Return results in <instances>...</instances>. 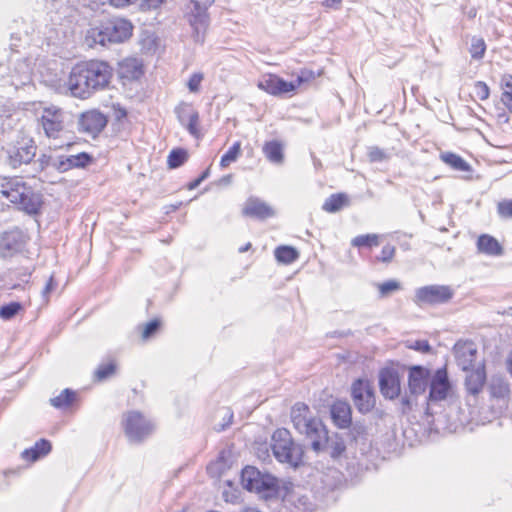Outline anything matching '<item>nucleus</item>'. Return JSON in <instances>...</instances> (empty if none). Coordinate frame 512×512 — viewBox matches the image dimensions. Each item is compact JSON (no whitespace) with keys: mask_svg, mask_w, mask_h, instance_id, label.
<instances>
[{"mask_svg":"<svg viewBox=\"0 0 512 512\" xmlns=\"http://www.w3.org/2000/svg\"><path fill=\"white\" fill-rule=\"evenodd\" d=\"M490 390L494 397L502 398L509 392V387L502 378L498 377L492 379Z\"/></svg>","mask_w":512,"mask_h":512,"instance_id":"42","label":"nucleus"},{"mask_svg":"<svg viewBox=\"0 0 512 512\" xmlns=\"http://www.w3.org/2000/svg\"><path fill=\"white\" fill-rule=\"evenodd\" d=\"M250 247H251V244L247 243L245 246L239 248V252L244 253V252L248 251L250 249Z\"/></svg>","mask_w":512,"mask_h":512,"instance_id":"60","label":"nucleus"},{"mask_svg":"<svg viewBox=\"0 0 512 512\" xmlns=\"http://www.w3.org/2000/svg\"><path fill=\"white\" fill-rule=\"evenodd\" d=\"M380 392L386 399H396L401 393V380L396 369L385 367L379 371Z\"/></svg>","mask_w":512,"mask_h":512,"instance_id":"16","label":"nucleus"},{"mask_svg":"<svg viewBox=\"0 0 512 512\" xmlns=\"http://www.w3.org/2000/svg\"><path fill=\"white\" fill-rule=\"evenodd\" d=\"M271 449L275 458L292 467H298L302 462V447L292 439L290 431L279 428L274 431L271 438Z\"/></svg>","mask_w":512,"mask_h":512,"instance_id":"4","label":"nucleus"},{"mask_svg":"<svg viewBox=\"0 0 512 512\" xmlns=\"http://www.w3.org/2000/svg\"><path fill=\"white\" fill-rule=\"evenodd\" d=\"M60 160V173H64L73 168H86L93 162V157L87 152H81L73 155H60Z\"/></svg>","mask_w":512,"mask_h":512,"instance_id":"21","label":"nucleus"},{"mask_svg":"<svg viewBox=\"0 0 512 512\" xmlns=\"http://www.w3.org/2000/svg\"><path fill=\"white\" fill-rule=\"evenodd\" d=\"M56 282L54 281V277L53 276H50L45 287L43 288L41 294H42V297L43 299H45V301L48 300L49 298V294L55 289L56 287Z\"/></svg>","mask_w":512,"mask_h":512,"instance_id":"55","label":"nucleus"},{"mask_svg":"<svg viewBox=\"0 0 512 512\" xmlns=\"http://www.w3.org/2000/svg\"><path fill=\"white\" fill-rule=\"evenodd\" d=\"M76 391L66 388L61 393L50 399V404L57 409H65L70 407L76 400Z\"/></svg>","mask_w":512,"mask_h":512,"instance_id":"29","label":"nucleus"},{"mask_svg":"<svg viewBox=\"0 0 512 512\" xmlns=\"http://www.w3.org/2000/svg\"><path fill=\"white\" fill-rule=\"evenodd\" d=\"M115 368L116 366L113 362L102 364L96 370L95 376L98 380H104L115 372Z\"/></svg>","mask_w":512,"mask_h":512,"instance_id":"45","label":"nucleus"},{"mask_svg":"<svg viewBox=\"0 0 512 512\" xmlns=\"http://www.w3.org/2000/svg\"><path fill=\"white\" fill-rule=\"evenodd\" d=\"M161 321L159 319H153L144 325L142 331V339L148 340L152 338L160 329Z\"/></svg>","mask_w":512,"mask_h":512,"instance_id":"44","label":"nucleus"},{"mask_svg":"<svg viewBox=\"0 0 512 512\" xmlns=\"http://www.w3.org/2000/svg\"><path fill=\"white\" fill-rule=\"evenodd\" d=\"M307 79L308 77L305 75V72H302L296 81H286L275 74H268L259 80L257 86L268 94L281 96L295 91L297 87Z\"/></svg>","mask_w":512,"mask_h":512,"instance_id":"11","label":"nucleus"},{"mask_svg":"<svg viewBox=\"0 0 512 512\" xmlns=\"http://www.w3.org/2000/svg\"><path fill=\"white\" fill-rule=\"evenodd\" d=\"M227 415H228V422H227V424H224L221 426V430H224L228 425L231 424L233 414L231 412L227 411Z\"/></svg>","mask_w":512,"mask_h":512,"instance_id":"58","label":"nucleus"},{"mask_svg":"<svg viewBox=\"0 0 512 512\" xmlns=\"http://www.w3.org/2000/svg\"><path fill=\"white\" fill-rule=\"evenodd\" d=\"M124 433L131 444H141L154 431V424L139 411H128L121 421Z\"/></svg>","mask_w":512,"mask_h":512,"instance_id":"7","label":"nucleus"},{"mask_svg":"<svg viewBox=\"0 0 512 512\" xmlns=\"http://www.w3.org/2000/svg\"><path fill=\"white\" fill-rule=\"evenodd\" d=\"M310 445L316 453L327 452L333 459L340 458L346 451L344 439L338 434L329 436L324 424L323 433H315L310 440Z\"/></svg>","mask_w":512,"mask_h":512,"instance_id":"10","label":"nucleus"},{"mask_svg":"<svg viewBox=\"0 0 512 512\" xmlns=\"http://www.w3.org/2000/svg\"><path fill=\"white\" fill-rule=\"evenodd\" d=\"M189 111H195V110L192 109L188 105H184L183 107H178L176 109L178 120H179V122L181 123L182 126H184L187 123V120H188L187 113Z\"/></svg>","mask_w":512,"mask_h":512,"instance_id":"51","label":"nucleus"},{"mask_svg":"<svg viewBox=\"0 0 512 512\" xmlns=\"http://www.w3.org/2000/svg\"><path fill=\"white\" fill-rule=\"evenodd\" d=\"M210 176V168L208 167L205 169L199 177H197L195 180L191 181L188 184V189L193 190L196 189L204 180H206Z\"/></svg>","mask_w":512,"mask_h":512,"instance_id":"52","label":"nucleus"},{"mask_svg":"<svg viewBox=\"0 0 512 512\" xmlns=\"http://www.w3.org/2000/svg\"><path fill=\"white\" fill-rule=\"evenodd\" d=\"M22 232L15 228L3 232L0 238V247L9 252L17 251L22 244Z\"/></svg>","mask_w":512,"mask_h":512,"instance_id":"26","label":"nucleus"},{"mask_svg":"<svg viewBox=\"0 0 512 512\" xmlns=\"http://www.w3.org/2000/svg\"><path fill=\"white\" fill-rule=\"evenodd\" d=\"M474 95L480 100H486L489 97L490 89L485 82L477 81L473 87Z\"/></svg>","mask_w":512,"mask_h":512,"instance_id":"46","label":"nucleus"},{"mask_svg":"<svg viewBox=\"0 0 512 512\" xmlns=\"http://www.w3.org/2000/svg\"><path fill=\"white\" fill-rule=\"evenodd\" d=\"M497 212L502 218H512V199L500 201L497 205Z\"/></svg>","mask_w":512,"mask_h":512,"instance_id":"47","label":"nucleus"},{"mask_svg":"<svg viewBox=\"0 0 512 512\" xmlns=\"http://www.w3.org/2000/svg\"><path fill=\"white\" fill-rule=\"evenodd\" d=\"M163 2L164 0H141L140 7L142 10L157 9Z\"/></svg>","mask_w":512,"mask_h":512,"instance_id":"54","label":"nucleus"},{"mask_svg":"<svg viewBox=\"0 0 512 512\" xmlns=\"http://www.w3.org/2000/svg\"><path fill=\"white\" fill-rule=\"evenodd\" d=\"M122 73L126 77L137 79L142 74L141 66L137 63L136 59H126L121 63Z\"/></svg>","mask_w":512,"mask_h":512,"instance_id":"36","label":"nucleus"},{"mask_svg":"<svg viewBox=\"0 0 512 512\" xmlns=\"http://www.w3.org/2000/svg\"><path fill=\"white\" fill-rule=\"evenodd\" d=\"M477 249L480 253L489 256H501L504 252L498 240L488 234H482L478 237Z\"/></svg>","mask_w":512,"mask_h":512,"instance_id":"25","label":"nucleus"},{"mask_svg":"<svg viewBox=\"0 0 512 512\" xmlns=\"http://www.w3.org/2000/svg\"><path fill=\"white\" fill-rule=\"evenodd\" d=\"M331 419L340 429L349 428L352 424V409L348 402L337 400L330 408Z\"/></svg>","mask_w":512,"mask_h":512,"instance_id":"20","label":"nucleus"},{"mask_svg":"<svg viewBox=\"0 0 512 512\" xmlns=\"http://www.w3.org/2000/svg\"><path fill=\"white\" fill-rule=\"evenodd\" d=\"M0 195L30 215L37 214L43 203L42 194L18 176L0 180Z\"/></svg>","mask_w":512,"mask_h":512,"instance_id":"2","label":"nucleus"},{"mask_svg":"<svg viewBox=\"0 0 512 512\" xmlns=\"http://www.w3.org/2000/svg\"><path fill=\"white\" fill-rule=\"evenodd\" d=\"M452 389V384L445 367L438 368L431 375L429 382L428 402H439L447 399Z\"/></svg>","mask_w":512,"mask_h":512,"instance_id":"14","label":"nucleus"},{"mask_svg":"<svg viewBox=\"0 0 512 512\" xmlns=\"http://www.w3.org/2000/svg\"><path fill=\"white\" fill-rule=\"evenodd\" d=\"M368 159L370 162H384L388 161L391 153L388 150L382 149L378 146H371L368 148Z\"/></svg>","mask_w":512,"mask_h":512,"instance_id":"40","label":"nucleus"},{"mask_svg":"<svg viewBox=\"0 0 512 512\" xmlns=\"http://www.w3.org/2000/svg\"><path fill=\"white\" fill-rule=\"evenodd\" d=\"M322 4L327 8L338 9L342 4V0H324Z\"/></svg>","mask_w":512,"mask_h":512,"instance_id":"56","label":"nucleus"},{"mask_svg":"<svg viewBox=\"0 0 512 512\" xmlns=\"http://www.w3.org/2000/svg\"><path fill=\"white\" fill-rule=\"evenodd\" d=\"M407 347L425 354L430 353L432 350V347L427 340H416L413 343L407 345Z\"/></svg>","mask_w":512,"mask_h":512,"instance_id":"49","label":"nucleus"},{"mask_svg":"<svg viewBox=\"0 0 512 512\" xmlns=\"http://www.w3.org/2000/svg\"><path fill=\"white\" fill-rule=\"evenodd\" d=\"M60 155H47L42 154L40 157L34 162L35 171L42 172L48 168H52L58 172H60L59 167Z\"/></svg>","mask_w":512,"mask_h":512,"instance_id":"31","label":"nucleus"},{"mask_svg":"<svg viewBox=\"0 0 512 512\" xmlns=\"http://www.w3.org/2000/svg\"><path fill=\"white\" fill-rule=\"evenodd\" d=\"M453 297V290L444 285H428L416 290L415 302L418 304H443Z\"/></svg>","mask_w":512,"mask_h":512,"instance_id":"13","label":"nucleus"},{"mask_svg":"<svg viewBox=\"0 0 512 512\" xmlns=\"http://www.w3.org/2000/svg\"><path fill=\"white\" fill-rule=\"evenodd\" d=\"M486 382V372L483 365L470 371L465 378V387L469 395L477 396Z\"/></svg>","mask_w":512,"mask_h":512,"instance_id":"23","label":"nucleus"},{"mask_svg":"<svg viewBox=\"0 0 512 512\" xmlns=\"http://www.w3.org/2000/svg\"><path fill=\"white\" fill-rule=\"evenodd\" d=\"M203 80V75L201 73H194L191 75L188 81V88L191 92H198L200 83Z\"/></svg>","mask_w":512,"mask_h":512,"instance_id":"50","label":"nucleus"},{"mask_svg":"<svg viewBox=\"0 0 512 512\" xmlns=\"http://www.w3.org/2000/svg\"><path fill=\"white\" fill-rule=\"evenodd\" d=\"M486 51V44L481 37H472L469 52L471 57L476 60H480L484 57Z\"/></svg>","mask_w":512,"mask_h":512,"instance_id":"38","label":"nucleus"},{"mask_svg":"<svg viewBox=\"0 0 512 512\" xmlns=\"http://www.w3.org/2000/svg\"><path fill=\"white\" fill-rule=\"evenodd\" d=\"M354 247H373L379 245V236L377 234H365L354 237L351 241Z\"/></svg>","mask_w":512,"mask_h":512,"instance_id":"37","label":"nucleus"},{"mask_svg":"<svg viewBox=\"0 0 512 512\" xmlns=\"http://www.w3.org/2000/svg\"><path fill=\"white\" fill-rule=\"evenodd\" d=\"M348 204V197L344 193L332 194L329 196L322 208L329 213H335L341 210V208Z\"/></svg>","mask_w":512,"mask_h":512,"instance_id":"32","label":"nucleus"},{"mask_svg":"<svg viewBox=\"0 0 512 512\" xmlns=\"http://www.w3.org/2000/svg\"><path fill=\"white\" fill-rule=\"evenodd\" d=\"M243 214L253 218L267 219L272 217L274 212L273 209L265 202L258 198L250 197L245 203Z\"/></svg>","mask_w":512,"mask_h":512,"instance_id":"22","label":"nucleus"},{"mask_svg":"<svg viewBox=\"0 0 512 512\" xmlns=\"http://www.w3.org/2000/svg\"><path fill=\"white\" fill-rule=\"evenodd\" d=\"M309 407L304 403H296L291 409V421L294 428L307 440H311L315 433H323V423L319 418L311 417Z\"/></svg>","mask_w":512,"mask_h":512,"instance_id":"8","label":"nucleus"},{"mask_svg":"<svg viewBox=\"0 0 512 512\" xmlns=\"http://www.w3.org/2000/svg\"><path fill=\"white\" fill-rule=\"evenodd\" d=\"M112 76L113 69L107 62L83 61L71 69L67 86L74 97L87 99L95 92L108 87Z\"/></svg>","mask_w":512,"mask_h":512,"instance_id":"1","label":"nucleus"},{"mask_svg":"<svg viewBox=\"0 0 512 512\" xmlns=\"http://www.w3.org/2000/svg\"><path fill=\"white\" fill-rule=\"evenodd\" d=\"M188 159V152L184 148H175L170 151L167 157V164L170 169L182 166Z\"/></svg>","mask_w":512,"mask_h":512,"instance_id":"33","label":"nucleus"},{"mask_svg":"<svg viewBox=\"0 0 512 512\" xmlns=\"http://www.w3.org/2000/svg\"><path fill=\"white\" fill-rule=\"evenodd\" d=\"M22 309V305L19 302H10L0 307V318L3 320H10L15 317Z\"/></svg>","mask_w":512,"mask_h":512,"instance_id":"41","label":"nucleus"},{"mask_svg":"<svg viewBox=\"0 0 512 512\" xmlns=\"http://www.w3.org/2000/svg\"><path fill=\"white\" fill-rule=\"evenodd\" d=\"M187 123L184 127L188 130V132L195 137H199V114L197 111H189L187 113Z\"/></svg>","mask_w":512,"mask_h":512,"instance_id":"43","label":"nucleus"},{"mask_svg":"<svg viewBox=\"0 0 512 512\" xmlns=\"http://www.w3.org/2000/svg\"><path fill=\"white\" fill-rule=\"evenodd\" d=\"M263 153L266 158L274 164H281L283 162V146L277 140L266 142L263 146Z\"/></svg>","mask_w":512,"mask_h":512,"instance_id":"27","label":"nucleus"},{"mask_svg":"<svg viewBox=\"0 0 512 512\" xmlns=\"http://www.w3.org/2000/svg\"><path fill=\"white\" fill-rule=\"evenodd\" d=\"M454 354L458 366L468 371L476 360L477 349L472 342H457L454 346Z\"/></svg>","mask_w":512,"mask_h":512,"instance_id":"19","label":"nucleus"},{"mask_svg":"<svg viewBox=\"0 0 512 512\" xmlns=\"http://www.w3.org/2000/svg\"><path fill=\"white\" fill-rule=\"evenodd\" d=\"M274 256L280 263L291 264L298 259L299 252L292 246L281 245L275 249Z\"/></svg>","mask_w":512,"mask_h":512,"instance_id":"30","label":"nucleus"},{"mask_svg":"<svg viewBox=\"0 0 512 512\" xmlns=\"http://www.w3.org/2000/svg\"><path fill=\"white\" fill-rule=\"evenodd\" d=\"M107 122L108 119L102 112L89 110L80 115L78 129L80 132L95 138L106 127Z\"/></svg>","mask_w":512,"mask_h":512,"instance_id":"17","label":"nucleus"},{"mask_svg":"<svg viewBox=\"0 0 512 512\" xmlns=\"http://www.w3.org/2000/svg\"><path fill=\"white\" fill-rule=\"evenodd\" d=\"M241 483L246 490L262 494L265 498L275 496L279 489V482L276 477L268 473H262L253 466H246L242 470Z\"/></svg>","mask_w":512,"mask_h":512,"instance_id":"6","label":"nucleus"},{"mask_svg":"<svg viewBox=\"0 0 512 512\" xmlns=\"http://www.w3.org/2000/svg\"><path fill=\"white\" fill-rule=\"evenodd\" d=\"M379 297L387 298L393 293L402 289L401 283L398 280L391 279L383 283L377 284Z\"/></svg>","mask_w":512,"mask_h":512,"instance_id":"35","label":"nucleus"},{"mask_svg":"<svg viewBox=\"0 0 512 512\" xmlns=\"http://www.w3.org/2000/svg\"><path fill=\"white\" fill-rule=\"evenodd\" d=\"M132 31L133 25L129 20L115 17L90 27L86 32L85 42L90 47L96 44L105 46L122 43L131 37Z\"/></svg>","mask_w":512,"mask_h":512,"instance_id":"3","label":"nucleus"},{"mask_svg":"<svg viewBox=\"0 0 512 512\" xmlns=\"http://www.w3.org/2000/svg\"><path fill=\"white\" fill-rule=\"evenodd\" d=\"M395 247L387 244L382 247L381 253L377 256V260L383 263H390L395 255Z\"/></svg>","mask_w":512,"mask_h":512,"instance_id":"48","label":"nucleus"},{"mask_svg":"<svg viewBox=\"0 0 512 512\" xmlns=\"http://www.w3.org/2000/svg\"><path fill=\"white\" fill-rule=\"evenodd\" d=\"M476 14H477V11L475 8H470L468 11H467V16L470 18V19H473L476 17Z\"/></svg>","mask_w":512,"mask_h":512,"instance_id":"57","label":"nucleus"},{"mask_svg":"<svg viewBox=\"0 0 512 512\" xmlns=\"http://www.w3.org/2000/svg\"><path fill=\"white\" fill-rule=\"evenodd\" d=\"M412 396H403L401 398V412L402 414H407L409 413L410 411H412L413 409V406H414V401L412 400L411 398Z\"/></svg>","mask_w":512,"mask_h":512,"instance_id":"53","label":"nucleus"},{"mask_svg":"<svg viewBox=\"0 0 512 512\" xmlns=\"http://www.w3.org/2000/svg\"><path fill=\"white\" fill-rule=\"evenodd\" d=\"M501 87L503 89L501 101L509 110H512V76L511 75H504L502 77Z\"/></svg>","mask_w":512,"mask_h":512,"instance_id":"34","label":"nucleus"},{"mask_svg":"<svg viewBox=\"0 0 512 512\" xmlns=\"http://www.w3.org/2000/svg\"><path fill=\"white\" fill-rule=\"evenodd\" d=\"M39 122L48 138H58L64 129V112L57 107L45 108Z\"/></svg>","mask_w":512,"mask_h":512,"instance_id":"15","label":"nucleus"},{"mask_svg":"<svg viewBox=\"0 0 512 512\" xmlns=\"http://www.w3.org/2000/svg\"><path fill=\"white\" fill-rule=\"evenodd\" d=\"M440 159L456 171L468 172L470 165L459 155L452 152L441 153Z\"/></svg>","mask_w":512,"mask_h":512,"instance_id":"28","label":"nucleus"},{"mask_svg":"<svg viewBox=\"0 0 512 512\" xmlns=\"http://www.w3.org/2000/svg\"><path fill=\"white\" fill-rule=\"evenodd\" d=\"M241 153V143L239 141L235 142L228 151L221 157L220 166L222 168H226L230 165V163L237 160Z\"/></svg>","mask_w":512,"mask_h":512,"instance_id":"39","label":"nucleus"},{"mask_svg":"<svg viewBox=\"0 0 512 512\" xmlns=\"http://www.w3.org/2000/svg\"><path fill=\"white\" fill-rule=\"evenodd\" d=\"M36 151L37 146L32 138L21 137L6 148V162L16 169L23 164H29L36 156Z\"/></svg>","mask_w":512,"mask_h":512,"instance_id":"9","label":"nucleus"},{"mask_svg":"<svg viewBox=\"0 0 512 512\" xmlns=\"http://www.w3.org/2000/svg\"><path fill=\"white\" fill-rule=\"evenodd\" d=\"M431 375V370L424 366H411L408 371V389L410 395L417 397L425 393L429 387Z\"/></svg>","mask_w":512,"mask_h":512,"instance_id":"18","label":"nucleus"},{"mask_svg":"<svg viewBox=\"0 0 512 512\" xmlns=\"http://www.w3.org/2000/svg\"><path fill=\"white\" fill-rule=\"evenodd\" d=\"M215 0H205L201 3L198 0H189L184 7V17L192 28V37L196 43L203 44L206 31L210 25V17L207 13L208 7Z\"/></svg>","mask_w":512,"mask_h":512,"instance_id":"5","label":"nucleus"},{"mask_svg":"<svg viewBox=\"0 0 512 512\" xmlns=\"http://www.w3.org/2000/svg\"><path fill=\"white\" fill-rule=\"evenodd\" d=\"M351 396L357 410L362 414L370 412L375 406L374 388L368 380H355L351 386Z\"/></svg>","mask_w":512,"mask_h":512,"instance_id":"12","label":"nucleus"},{"mask_svg":"<svg viewBox=\"0 0 512 512\" xmlns=\"http://www.w3.org/2000/svg\"><path fill=\"white\" fill-rule=\"evenodd\" d=\"M221 183L228 184L231 181V175H226L221 178Z\"/></svg>","mask_w":512,"mask_h":512,"instance_id":"59","label":"nucleus"},{"mask_svg":"<svg viewBox=\"0 0 512 512\" xmlns=\"http://www.w3.org/2000/svg\"><path fill=\"white\" fill-rule=\"evenodd\" d=\"M51 449V442L42 438L36 441L32 447L25 449L21 456L25 461L35 462L48 455Z\"/></svg>","mask_w":512,"mask_h":512,"instance_id":"24","label":"nucleus"},{"mask_svg":"<svg viewBox=\"0 0 512 512\" xmlns=\"http://www.w3.org/2000/svg\"><path fill=\"white\" fill-rule=\"evenodd\" d=\"M507 364H508V369H509V371H510V373H511V375H512V354H511V355H510V357L508 358V362H507Z\"/></svg>","mask_w":512,"mask_h":512,"instance_id":"61","label":"nucleus"}]
</instances>
